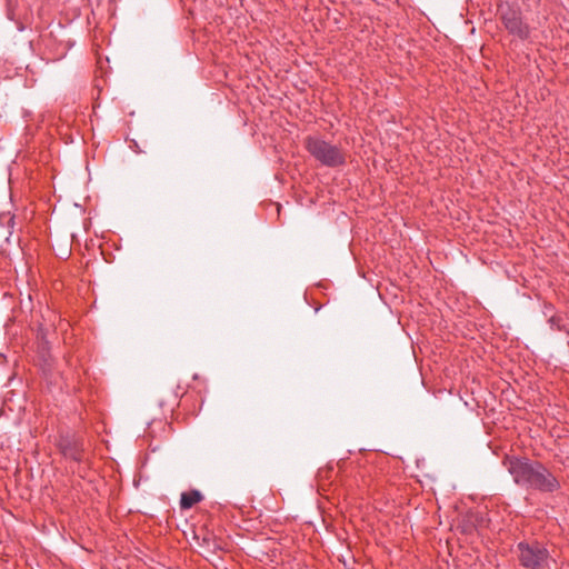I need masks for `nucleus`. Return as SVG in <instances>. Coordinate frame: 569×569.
<instances>
[{
    "label": "nucleus",
    "mask_w": 569,
    "mask_h": 569,
    "mask_svg": "<svg viewBox=\"0 0 569 569\" xmlns=\"http://www.w3.org/2000/svg\"><path fill=\"white\" fill-rule=\"evenodd\" d=\"M306 148L317 161L326 167H339L346 162L345 151L339 146L321 138H308Z\"/></svg>",
    "instance_id": "nucleus-1"
},
{
    "label": "nucleus",
    "mask_w": 569,
    "mask_h": 569,
    "mask_svg": "<svg viewBox=\"0 0 569 569\" xmlns=\"http://www.w3.org/2000/svg\"><path fill=\"white\" fill-rule=\"evenodd\" d=\"M519 561L525 569H550L552 559L546 548L539 543L518 545Z\"/></svg>",
    "instance_id": "nucleus-2"
},
{
    "label": "nucleus",
    "mask_w": 569,
    "mask_h": 569,
    "mask_svg": "<svg viewBox=\"0 0 569 569\" xmlns=\"http://www.w3.org/2000/svg\"><path fill=\"white\" fill-rule=\"evenodd\" d=\"M503 465L517 485L529 488L536 469V462L525 458L507 457L503 460Z\"/></svg>",
    "instance_id": "nucleus-3"
},
{
    "label": "nucleus",
    "mask_w": 569,
    "mask_h": 569,
    "mask_svg": "<svg viewBox=\"0 0 569 569\" xmlns=\"http://www.w3.org/2000/svg\"><path fill=\"white\" fill-rule=\"evenodd\" d=\"M529 488L543 492H553L559 488V481L546 467L536 462V469Z\"/></svg>",
    "instance_id": "nucleus-4"
},
{
    "label": "nucleus",
    "mask_w": 569,
    "mask_h": 569,
    "mask_svg": "<svg viewBox=\"0 0 569 569\" xmlns=\"http://www.w3.org/2000/svg\"><path fill=\"white\" fill-rule=\"evenodd\" d=\"M502 22L506 29L523 39L527 38L529 34V30L527 24L523 23L521 14L518 10L508 7L506 10L502 11Z\"/></svg>",
    "instance_id": "nucleus-5"
},
{
    "label": "nucleus",
    "mask_w": 569,
    "mask_h": 569,
    "mask_svg": "<svg viewBox=\"0 0 569 569\" xmlns=\"http://www.w3.org/2000/svg\"><path fill=\"white\" fill-rule=\"evenodd\" d=\"M59 449L67 459L78 462L82 460V445L73 437H61L59 440Z\"/></svg>",
    "instance_id": "nucleus-6"
},
{
    "label": "nucleus",
    "mask_w": 569,
    "mask_h": 569,
    "mask_svg": "<svg viewBox=\"0 0 569 569\" xmlns=\"http://www.w3.org/2000/svg\"><path fill=\"white\" fill-rule=\"evenodd\" d=\"M201 493L197 490L183 492L180 499V507L181 509H190L192 506L198 503L201 500Z\"/></svg>",
    "instance_id": "nucleus-7"
},
{
    "label": "nucleus",
    "mask_w": 569,
    "mask_h": 569,
    "mask_svg": "<svg viewBox=\"0 0 569 569\" xmlns=\"http://www.w3.org/2000/svg\"><path fill=\"white\" fill-rule=\"evenodd\" d=\"M0 224L9 229V234L12 233L11 229L14 224V217L10 212L0 213Z\"/></svg>",
    "instance_id": "nucleus-8"
}]
</instances>
